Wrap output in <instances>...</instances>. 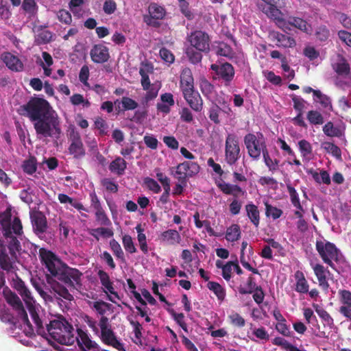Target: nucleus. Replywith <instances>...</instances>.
<instances>
[{"label":"nucleus","instance_id":"nucleus-39","mask_svg":"<svg viewBox=\"0 0 351 351\" xmlns=\"http://www.w3.org/2000/svg\"><path fill=\"white\" fill-rule=\"evenodd\" d=\"M314 101L319 102L324 108L332 110L331 100L328 96L323 94L319 90L314 93Z\"/></svg>","mask_w":351,"mask_h":351},{"label":"nucleus","instance_id":"nucleus-21","mask_svg":"<svg viewBox=\"0 0 351 351\" xmlns=\"http://www.w3.org/2000/svg\"><path fill=\"white\" fill-rule=\"evenodd\" d=\"M287 22V28L285 29L290 30L291 29L289 27V25L292 26L294 28H296L300 30L302 32L308 33L311 31V25L308 23V22L302 18L290 16L288 17Z\"/></svg>","mask_w":351,"mask_h":351},{"label":"nucleus","instance_id":"nucleus-16","mask_svg":"<svg viewBox=\"0 0 351 351\" xmlns=\"http://www.w3.org/2000/svg\"><path fill=\"white\" fill-rule=\"evenodd\" d=\"M183 97L190 108L196 112H199L203 109V99L195 88L182 92Z\"/></svg>","mask_w":351,"mask_h":351},{"label":"nucleus","instance_id":"nucleus-57","mask_svg":"<svg viewBox=\"0 0 351 351\" xmlns=\"http://www.w3.org/2000/svg\"><path fill=\"white\" fill-rule=\"evenodd\" d=\"M293 103V108L298 113L303 114L305 108L306 101L300 97L293 95L291 97Z\"/></svg>","mask_w":351,"mask_h":351},{"label":"nucleus","instance_id":"nucleus-64","mask_svg":"<svg viewBox=\"0 0 351 351\" xmlns=\"http://www.w3.org/2000/svg\"><path fill=\"white\" fill-rule=\"evenodd\" d=\"M316 313L319 317L329 326L334 324V320L330 315L324 308H316Z\"/></svg>","mask_w":351,"mask_h":351},{"label":"nucleus","instance_id":"nucleus-22","mask_svg":"<svg viewBox=\"0 0 351 351\" xmlns=\"http://www.w3.org/2000/svg\"><path fill=\"white\" fill-rule=\"evenodd\" d=\"M273 40H275L276 45L278 47L283 48H292L296 45L295 39L287 34L280 33L278 32H274L271 34Z\"/></svg>","mask_w":351,"mask_h":351},{"label":"nucleus","instance_id":"nucleus-55","mask_svg":"<svg viewBox=\"0 0 351 351\" xmlns=\"http://www.w3.org/2000/svg\"><path fill=\"white\" fill-rule=\"evenodd\" d=\"M122 110H132L136 109L138 104V103L128 97H123L121 99Z\"/></svg>","mask_w":351,"mask_h":351},{"label":"nucleus","instance_id":"nucleus-28","mask_svg":"<svg viewBox=\"0 0 351 351\" xmlns=\"http://www.w3.org/2000/svg\"><path fill=\"white\" fill-rule=\"evenodd\" d=\"M126 169V161L119 156L115 158L109 165V170L118 176L123 175Z\"/></svg>","mask_w":351,"mask_h":351},{"label":"nucleus","instance_id":"nucleus-52","mask_svg":"<svg viewBox=\"0 0 351 351\" xmlns=\"http://www.w3.org/2000/svg\"><path fill=\"white\" fill-rule=\"evenodd\" d=\"M122 243L125 251L128 253L133 254L136 252V248L134 244L131 236L128 234H125L123 236Z\"/></svg>","mask_w":351,"mask_h":351},{"label":"nucleus","instance_id":"nucleus-3","mask_svg":"<svg viewBox=\"0 0 351 351\" xmlns=\"http://www.w3.org/2000/svg\"><path fill=\"white\" fill-rule=\"evenodd\" d=\"M11 213L6 210L0 213V227L3 237L6 239L8 251L16 254L21 250V243L13 234L21 236L23 234V225L19 217L11 220Z\"/></svg>","mask_w":351,"mask_h":351},{"label":"nucleus","instance_id":"nucleus-25","mask_svg":"<svg viewBox=\"0 0 351 351\" xmlns=\"http://www.w3.org/2000/svg\"><path fill=\"white\" fill-rule=\"evenodd\" d=\"M162 103H158L157 110L162 113L169 114L171 111V107L175 104L173 95L170 93H165L160 95Z\"/></svg>","mask_w":351,"mask_h":351},{"label":"nucleus","instance_id":"nucleus-53","mask_svg":"<svg viewBox=\"0 0 351 351\" xmlns=\"http://www.w3.org/2000/svg\"><path fill=\"white\" fill-rule=\"evenodd\" d=\"M265 214L267 217H271L273 219H277L282 215V210L274 207L268 203H265Z\"/></svg>","mask_w":351,"mask_h":351},{"label":"nucleus","instance_id":"nucleus-2","mask_svg":"<svg viewBox=\"0 0 351 351\" xmlns=\"http://www.w3.org/2000/svg\"><path fill=\"white\" fill-rule=\"evenodd\" d=\"M40 262L51 276L56 278L72 289H81L82 273L64 263L53 252L44 247L39 250Z\"/></svg>","mask_w":351,"mask_h":351},{"label":"nucleus","instance_id":"nucleus-6","mask_svg":"<svg viewBox=\"0 0 351 351\" xmlns=\"http://www.w3.org/2000/svg\"><path fill=\"white\" fill-rule=\"evenodd\" d=\"M315 248L323 262L334 268L332 261L339 262L341 256V251L330 241H317Z\"/></svg>","mask_w":351,"mask_h":351},{"label":"nucleus","instance_id":"nucleus-14","mask_svg":"<svg viewBox=\"0 0 351 351\" xmlns=\"http://www.w3.org/2000/svg\"><path fill=\"white\" fill-rule=\"evenodd\" d=\"M30 220L33 232L40 239H43L48 228L46 216L41 211H34L30 213Z\"/></svg>","mask_w":351,"mask_h":351},{"label":"nucleus","instance_id":"nucleus-62","mask_svg":"<svg viewBox=\"0 0 351 351\" xmlns=\"http://www.w3.org/2000/svg\"><path fill=\"white\" fill-rule=\"evenodd\" d=\"M144 184L147 188L154 193H158L161 191L159 184L153 178L147 177L144 179Z\"/></svg>","mask_w":351,"mask_h":351},{"label":"nucleus","instance_id":"nucleus-29","mask_svg":"<svg viewBox=\"0 0 351 351\" xmlns=\"http://www.w3.org/2000/svg\"><path fill=\"white\" fill-rule=\"evenodd\" d=\"M294 276L296 280L295 291L300 293H308L309 285L302 271L298 270L295 271Z\"/></svg>","mask_w":351,"mask_h":351},{"label":"nucleus","instance_id":"nucleus-59","mask_svg":"<svg viewBox=\"0 0 351 351\" xmlns=\"http://www.w3.org/2000/svg\"><path fill=\"white\" fill-rule=\"evenodd\" d=\"M339 300L342 305L351 306V291L346 289H340L338 291Z\"/></svg>","mask_w":351,"mask_h":351},{"label":"nucleus","instance_id":"nucleus-48","mask_svg":"<svg viewBox=\"0 0 351 351\" xmlns=\"http://www.w3.org/2000/svg\"><path fill=\"white\" fill-rule=\"evenodd\" d=\"M202 51L198 50H195L193 47H189L186 49V53L187 57L189 58V61L193 64H197L202 61V55L201 53Z\"/></svg>","mask_w":351,"mask_h":351},{"label":"nucleus","instance_id":"nucleus-37","mask_svg":"<svg viewBox=\"0 0 351 351\" xmlns=\"http://www.w3.org/2000/svg\"><path fill=\"white\" fill-rule=\"evenodd\" d=\"M88 233L93 236L97 241L99 240V237H111L114 232L112 229L108 228L100 227L97 228L90 229Z\"/></svg>","mask_w":351,"mask_h":351},{"label":"nucleus","instance_id":"nucleus-60","mask_svg":"<svg viewBox=\"0 0 351 351\" xmlns=\"http://www.w3.org/2000/svg\"><path fill=\"white\" fill-rule=\"evenodd\" d=\"M200 89L204 96L209 97L213 93L215 86L207 80H204L200 82Z\"/></svg>","mask_w":351,"mask_h":351},{"label":"nucleus","instance_id":"nucleus-33","mask_svg":"<svg viewBox=\"0 0 351 351\" xmlns=\"http://www.w3.org/2000/svg\"><path fill=\"white\" fill-rule=\"evenodd\" d=\"M145 68H140L139 74L141 76V85L144 90H148L150 87V80L147 73L152 72V66L149 64H143Z\"/></svg>","mask_w":351,"mask_h":351},{"label":"nucleus","instance_id":"nucleus-61","mask_svg":"<svg viewBox=\"0 0 351 351\" xmlns=\"http://www.w3.org/2000/svg\"><path fill=\"white\" fill-rule=\"evenodd\" d=\"M101 184L108 192L115 193L118 191V184L110 178L102 179L101 180Z\"/></svg>","mask_w":351,"mask_h":351},{"label":"nucleus","instance_id":"nucleus-27","mask_svg":"<svg viewBox=\"0 0 351 351\" xmlns=\"http://www.w3.org/2000/svg\"><path fill=\"white\" fill-rule=\"evenodd\" d=\"M27 307L30 317L34 322L36 332L38 335L43 337L47 336L46 328L44 327L42 319L40 318L38 313L36 311V307L34 304L29 305Z\"/></svg>","mask_w":351,"mask_h":351},{"label":"nucleus","instance_id":"nucleus-5","mask_svg":"<svg viewBox=\"0 0 351 351\" xmlns=\"http://www.w3.org/2000/svg\"><path fill=\"white\" fill-rule=\"evenodd\" d=\"M3 294L7 303L17 312L19 319L25 326H27V328L25 329L26 335L29 337L34 335V332L33 326L28 319L27 312L25 310L23 304L19 296L12 291L8 287L3 289Z\"/></svg>","mask_w":351,"mask_h":351},{"label":"nucleus","instance_id":"nucleus-12","mask_svg":"<svg viewBox=\"0 0 351 351\" xmlns=\"http://www.w3.org/2000/svg\"><path fill=\"white\" fill-rule=\"evenodd\" d=\"M76 332L75 341L80 351H101L98 343L91 339L87 330L78 328Z\"/></svg>","mask_w":351,"mask_h":351},{"label":"nucleus","instance_id":"nucleus-13","mask_svg":"<svg viewBox=\"0 0 351 351\" xmlns=\"http://www.w3.org/2000/svg\"><path fill=\"white\" fill-rule=\"evenodd\" d=\"M189 41L191 47L195 49L207 53L210 50V38L206 32L197 30L192 32L189 37Z\"/></svg>","mask_w":351,"mask_h":351},{"label":"nucleus","instance_id":"nucleus-58","mask_svg":"<svg viewBox=\"0 0 351 351\" xmlns=\"http://www.w3.org/2000/svg\"><path fill=\"white\" fill-rule=\"evenodd\" d=\"M315 36L319 40L326 41L330 36V30L326 25H320L316 29Z\"/></svg>","mask_w":351,"mask_h":351},{"label":"nucleus","instance_id":"nucleus-10","mask_svg":"<svg viewBox=\"0 0 351 351\" xmlns=\"http://www.w3.org/2000/svg\"><path fill=\"white\" fill-rule=\"evenodd\" d=\"M259 8L266 16L270 19L273 20L276 25L280 29H285L287 28V22L285 19V15L280 8L283 5L280 1L277 3H270L267 5H259Z\"/></svg>","mask_w":351,"mask_h":351},{"label":"nucleus","instance_id":"nucleus-30","mask_svg":"<svg viewBox=\"0 0 351 351\" xmlns=\"http://www.w3.org/2000/svg\"><path fill=\"white\" fill-rule=\"evenodd\" d=\"M247 215L255 227H258L260 223V213L258 207L252 203L245 205Z\"/></svg>","mask_w":351,"mask_h":351},{"label":"nucleus","instance_id":"nucleus-20","mask_svg":"<svg viewBox=\"0 0 351 351\" xmlns=\"http://www.w3.org/2000/svg\"><path fill=\"white\" fill-rule=\"evenodd\" d=\"M69 152L76 159H80L85 156L86 151L78 133L73 135L71 143L69 147Z\"/></svg>","mask_w":351,"mask_h":351},{"label":"nucleus","instance_id":"nucleus-9","mask_svg":"<svg viewBox=\"0 0 351 351\" xmlns=\"http://www.w3.org/2000/svg\"><path fill=\"white\" fill-rule=\"evenodd\" d=\"M200 167L197 162L184 161L178 165L175 168L171 169V174L181 182H187V180L197 175Z\"/></svg>","mask_w":351,"mask_h":351},{"label":"nucleus","instance_id":"nucleus-56","mask_svg":"<svg viewBox=\"0 0 351 351\" xmlns=\"http://www.w3.org/2000/svg\"><path fill=\"white\" fill-rule=\"evenodd\" d=\"M221 190L223 193L227 195H233L237 196V193L242 192L241 188L236 184H224L221 186Z\"/></svg>","mask_w":351,"mask_h":351},{"label":"nucleus","instance_id":"nucleus-43","mask_svg":"<svg viewBox=\"0 0 351 351\" xmlns=\"http://www.w3.org/2000/svg\"><path fill=\"white\" fill-rule=\"evenodd\" d=\"M311 174L314 180L319 184L324 183L329 185L331 182L330 175L326 170L322 169L319 173L313 171Z\"/></svg>","mask_w":351,"mask_h":351},{"label":"nucleus","instance_id":"nucleus-8","mask_svg":"<svg viewBox=\"0 0 351 351\" xmlns=\"http://www.w3.org/2000/svg\"><path fill=\"white\" fill-rule=\"evenodd\" d=\"M210 69L216 75L213 77L215 80L220 81L225 86H230L232 84L235 76V70L230 63L217 61L210 65Z\"/></svg>","mask_w":351,"mask_h":351},{"label":"nucleus","instance_id":"nucleus-1","mask_svg":"<svg viewBox=\"0 0 351 351\" xmlns=\"http://www.w3.org/2000/svg\"><path fill=\"white\" fill-rule=\"evenodd\" d=\"M18 113L34 123L38 136L58 139L62 133L58 114L43 98L32 97L29 101L17 110Z\"/></svg>","mask_w":351,"mask_h":351},{"label":"nucleus","instance_id":"nucleus-47","mask_svg":"<svg viewBox=\"0 0 351 351\" xmlns=\"http://www.w3.org/2000/svg\"><path fill=\"white\" fill-rule=\"evenodd\" d=\"M287 188L290 195L291 202L293 206L295 207L297 209L303 211V208L300 204L298 194L295 188L289 184H287Z\"/></svg>","mask_w":351,"mask_h":351},{"label":"nucleus","instance_id":"nucleus-11","mask_svg":"<svg viewBox=\"0 0 351 351\" xmlns=\"http://www.w3.org/2000/svg\"><path fill=\"white\" fill-rule=\"evenodd\" d=\"M240 158V147L239 139L234 134H228L225 143V160L226 162L232 165Z\"/></svg>","mask_w":351,"mask_h":351},{"label":"nucleus","instance_id":"nucleus-35","mask_svg":"<svg viewBox=\"0 0 351 351\" xmlns=\"http://www.w3.org/2000/svg\"><path fill=\"white\" fill-rule=\"evenodd\" d=\"M149 14L156 19L162 20L166 15L165 9L156 3H151L148 7Z\"/></svg>","mask_w":351,"mask_h":351},{"label":"nucleus","instance_id":"nucleus-45","mask_svg":"<svg viewBox=\"0 0 351 351\" xmlns=\"http://www.w3.org/2000/svg\"><path fill=\"white\" fill-rule=\"evenodd\" d=\"M259 286H257L255 282V279L252 276H250L247 278L246 286L244 287H240L239 288V292L240 294H251Z\"/></svg>","mask_w":351,"mask_h":351},{"label":"nucleus","instance_id":"nucleus-54","mask_svg":"<svg viewBox=\"0 0 351 351\" xmlns=\"http://www.w3.org/2000/svg\"><path fill=\"white\" fill-rule=\"evenodd\" d=\"M179 1V7L182 14L188 20H193L194 14L189 8V3L186 0H178Z\"/></svg>","mask_w":351,"mask_h":351},{"label":"nucleus","instance_id":"nucleus-34","mask_svg":"<svg viewBox=\"0 0 351 351\" xmlns=\"http://www.w3.org/2000/svg\"><path fill=\"white\" fill-rule=\"evenodd\" d=\"M207 287L215 293L218 300L221 302L224 300L226 295V290L221 285L216 282L210 281L207 284Z\"/></svg>","mask_w":351,"mask_h":351},{"label":"nucleus","instance_id":"nucleus-49","mask_svg":"<svg viewBox=\"0 0 351 351\" xmlns=\"http://www.w3.org/2000/svg\"><path fill=\"white\" fill-rule=\"evenodd\" d=\"M228 320L232 326L238 328H243L245 326V319L236 312H232L228 315Z\"/></svg>","mask_w":351,"mask_h":351},{"label":"nucleus","instance_id":"nucleus-51","mask_svg":"<svg viewBox=\"0 0 351 351\" xmlns=\"http://www.w3.org/2000/svg\"><path fill=\"white\" fill-rule=\"evenodd\" d=\"M95 219L101 226H110L112 224L104 209L95 211Z\"/></svg>","mask_w":351,"mask_h":351},{"label":"nucleus","instance_id":"nucleus-18","mask_svg":"<svg viewBox=\"0 0 351 351\" xmlns=\"http://www.w3.org/2000/svg\"><path fill=\"white\" fill-rule=\"evenodd\" d=\"M1 60L12 71L21 72L24 69V64L21 59L11 52L4 51L1 56Z\"/></svg>","mask_w":351,"mask_h":351},{"label":"nucleus","instance_id":"nucleus-26","mask_svg":"<svg viewBox=\"0 0 351 351\" xmlns=\"http://www.w3.org/2000/svg\"><path fill=\"white\" fill-rule=\"evenodd\" d=\"M161 242L167 245H175L180 243L181 237L179 232L176 230H167L162 232L159 236Z\"/></svg>","mask_w":351,"mask_h":351},{"label":"nucleus","instance_id":"nucleus-23","mask_svg":"<svg viewBox=\"0 0 351 351\" xmlns=\"http://www.w3.org/2000/svg\"><path fill=\"white\" fill-rule=\"evenodd\" d=\"M101 339L106 345L111 346L119 351H125L123 344L117 339L111 328L101 331Z\"/></svg>","mask_w":351,"mask_h":351},{"label":"nucleus","instance_id":"nucleus-42","mask_svg":"<svg viewBox=\"0 0 351 351\" xmlns=\"http://www.w3.org/2000/svg\"><path fill=\"white\" fill-rule=\"evenodd\" d=\"M22 8L29 14V17L36 16L38 9L35 0H23Z\"/></svg>","mask_w":351,"mask_h":351},{"label":"nucleus","instance_id":"nucleus-19","mask_svg":"<svg viewBox=\"0 0 351 351\" xmlns=\"http://www.w3.org/2000/svg\"><path fill=\"white\" fill-rule=\"evenodd\" d=\"M47 25H41L34 28L35 32L34 42L36 45L48 44L52 41L53 34L47 29Z\"/></svg>","mask_w":351,"mask_h":351},{"label":"nucleus","instance_id":"nucleus-32","mask_svg":"<svg viewBox=\"0 0 351 351\" xmlns=\"http://www.w3.org/2000/svg\"><path fill=\"white\" fill-rule=\"evenodd\" d=\"M51 289L59 296L66 300L71 301L73 300V295L69 293L68 289L58 282L51 284Z\"/></svg>","mask_w":351,"mask_h":351},{"label":"nucleus","instance_id":"nucleus-36","mask_svg":"<svg viewBox=\"0 0 351 351\" xmlns=\"http://www.w3.org/2000/svg\"><path fill=\"white\" fill-rule=\"evenodd\" d=\"M31 283L39 295L45 300L51 299V297L44 291L45 282L38 278H32Z\"/></svg>","mask_w":351,"mask_h":351},{"label":"nucleus","instance_id":"nucleus-40","mask_svg":"<svg viewBox=\"0 0 351 351\" xmlns=\"http://www.w3.org/2000/svg\"><path fill=\"white\" fill-rule=\"evenodd\" d=\"M241 237V229L238 224H232L226 230V239L228 241H238Z\"/></svg>","mask_w":351,"mask_h":351},{"label":"nucleus","instance_id":"nucleus-4","mask_svg":"<svg viewBox=\"0 0 351 351\" xmlns=\"http://www.w3.org/2000/svg\"><path fill=\"white\" fill-rule=\"evenodd\" d=\"M47 335L62 345H73L75 341V330L64 318L53 319L46 324Z\"/></svg>","mask_w":351,"mask_h":351},{"label":"nucleus","instance_id":"nucleus-50","mask_svg":"<svg viewBox=\"0 0 351 351\" xmlns=\"http://www.w3.org/2000/svg\"><path fill=\"white\" fill-rule=\"evenodd\" d=\"M323 132L326 136L330 137L339 136L341 135L339 129L335 127L331 121H328L324 125Z\"/></svg>","mask_w":351,"mask_h":351},{"label":"nucleus","instance_id":"nucleus-7","mask_svg":"<svg viewBox=\"0 0 351 351\" xmlns=\"http://www.w3.org/2000/svg\"><path fill=\"white\" fill-rule=\"evenodd\" d=\"M244 143L247 150L249 156L255 160L261 158V154L267 150L265 138L262 134L256 136L254 134L249 133L244 137Z\"/></svg>","mask_w":351,"mask_h":351},{"label":"nucleus","instance_id":"nucleus-15","mask_svg":"<svg viewBox=\"0 0 351 351\" xmlns=\"http://www.w3.org/2000/svg\"><path fill=\"white\" fill-rule=\"evenodd\" d=\"M17 256L8 251L6 245L0 241V268L9 273L12 271Z\"/></svg>","mask_w":351,"mask_h":351},{"label":"nucleus","instance_id":"nucleus-63","mask_svg":"<svg viewBox=\"0 0 351 351\" xmlns=\"http://www.w3.org/2000/svg\"><path fill=\"white\" fill-rule=\"evenodd\" d=\"M57 17L59 21L64 24L70 25L72 23L71 13L64 9H61L57 12Z\"/></svg>","mask_w":351,"mask_h":351},{"label":"nucleus","instance_id":"nucleus-31","mask_svg":"<svg viewBox=\"0 0 351 351\" xmlns=\"http://www.w3.org/2000/svg\"><path fill=\"white\" fill-rule=\"evenodd\" d=\"M335 71L339 75L344 76L351 82L350 64L345 58H342L341 61L336 64Z\"/></svg>","mask_w":351,"mask_h":351},{"label":"nucleus","instance_id":"nucleus-44","mask_svg":"<svg viewBox=\"0 0 351 351\" xmlns=\"http://www.w3.org/2000/svg\"><path fill=\"white\" fill-rule=\"evenodd\" d=\"M110 247L112 250L113 254L114 256L117 258L121 260L122 262H125V256L124 252L119 243L117 241H116L114 239L110 241Z\"/></svg>","mask_w":351,"mask_h":351},{"label":"nucleus","instance_id":"nucleus-17","mask_svg":"<svg viewBox=\"0 0 351 351\" xmlns=\"http://www.w3.org/2000/svg\"><path fill=\"white\" fill-rule=\"evenodd\" d=\"M91 60L97 64H103L110 58L109 49L103 44H96L90 51Z\"/></svg>","mask_w":351,"mask_h":351},{"label":"nucleus","instance_id":"nucleus-41","mask_svg":"<svg viewBox=\"0 0 351 351\" xmlns=\"http://www.w3.org/2000/svg\"><path fill=\"white\" fill-rule=\"evenodd\" d=\"M306 119L311 125H322L324 123V117L317 110H309L307 112Z\"/></svg>","mask_w":351,"mask_h":351},{"label":"nucleus","instance_id":"nucleus-24","mask_svg":"<svg viewBox=\"0 0 351 351\" xmlns=\"http://www.w3.org/2000/svg\"><path fill=\"white\" fill-rule=\"evenodd\" d=\"M180 87L182 92L194 88V79L190 69L184 68L182 71Z\"/></svg>","mask_w":351,"mask_h":351},{"label":"nucleus","instance_id":"nucleus-38","mask_svg":"<svg viewBox=\"0 0 351 351\" xmlns=\"http://www.w3.org/2000/svg\"><path fill=\"white\" fill-rule=\"evenodd\" d=\"M23 171L29 175H32L37 169V160L34 156H30L25 160L21 165Z\"/></svg>","mask_w":351,"mask_h":351},{"label":"nucleus","instance_id":"nucleus-46","mask_svg":"<svg viewBox=\"0 0 351 351\" xmlns=\"http://www.w3.org/2000/svg\"><path fill=\"white\" fill-rule=\"evenodd\" d=\"M322 147L337 159L341 160V151L337 145L330 142H324L322 143Z\"/></svg>","mask_w":351,"mask_h":351}]
</instances>
